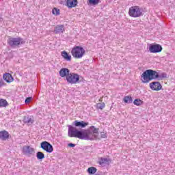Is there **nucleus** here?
Returning <instances> with one entry per match:
<instances>
[{"label": "nucleus", "mask_w": 175, "mask_h": 175, "mask_svg": "<svg viewBox=\"0 0 175 175\" xmlns=\"http://www.w3.org/2000/svg\"><path fill=\"white\" fill-rule=\"evenodd\" d=\"M3 85H5V83L3 82V79H0V88L1 87H3Z\"/></svg>", "instance_id": "nucleus-31"}, {"label": "nucleus", "mask_w": 175, "mask_h": 175, "mask_svg": "<svg viewBox=\"0 0 175 175\" xmlns=\"http://www.w3.org/2000/svg\"><path fill=\"white\" fill-rule=\"evenodd\" d=\"M101 137H102L103 139H106V137H107V136L106 135V134H102V135H101Z\"/></svg>", "instance_id": "nucleus-32"}, {"label": "nucleus", "mask_w": 175, "mask_h": 175, "mask_svg": "<svg viewBox=\"0 0 175 175\" xmlns=\"http://www.w3.org/2000/svg\"><path fill=\"white\" fill-rule=\"evenodd\" d=\"M87 172L89 174H95L98 172V169L95 167H90L87 170Z\"/></svg>", "instance_id": "nucleus-22"}, {"label": "nucleus", "mask_w": 175, "mask_h": 175, "mask_svg": "<svg viewBox=\"0 0 175 175\" xmlns=\"http://www.w3.org/2000/svg\"><path fill=\"white\" fill-rule=\"evenodd\" d=\"M141 80L144 84L150 83L151 80H156L155 70L152 69L146 70L141 75Z\"/></svg>", "instance_id": "nucleus-3"}, {"label": "nucleus", "mask_w": 175, "mask_h": 175, "mask_svg": "<svg viewBox=\"0 0 175 175\" xmlns=\"http://www.w3.org/2000/svg\"><path fill=\"white\" fill-rule=\"evenodd\" d=\"M66 81L68 84H79L81 83V81H80V75L75 72H70L69 76L66 78Z\"/></svg>", "instance_id": "nucleus-6"}, {"label": "nucleus", "mask_w": 175, "mask_h": 175, "mask_svg": "<svg viewBox=\"0 0 175 175\" xmlns=\"http://www.w3.org/2000/svg\"><path fill=\"white\" fill-rule=\"evenodd\" d=\"M88 122H84L83 120L79 121L75 120L72 122V125H70L71 126H73V128H75L77 129V128H80V129H83V128H85V126H88Z\"/></svg>", "instance_id": "nucleus-10"}, {"label": "nucleus", "mask_w": 175, "mask_h": 175, "mask_svg": "<svg viewBox=\"0 0 175 175\" xmlns=\"http://www.w3.org/2000/svg\"><path fill=\"white\" fill-rule=\"evenodd\" d=\"M149 87L152 91H161L162 90V85L159 81L151 82L149 84Z\"/></svg>", "instance_id": "nucleus-11"}, {"label": "nucleus", "mask_w": 175, "mask_h": 175, "mask_svg": "<svg viewBox=\"0 0 175 175\" xmlns=\"http://www.w3.org/2000/svg\"><path fill=\"white\" fill-rule=\"evenodd\" d=\"M68 137H77L81 140H94L96 139L95 133H98L99 129L95 128V126H91L89 129H78L73 126L68 125Z\"/></svg>", "instance_id": "nucleus-1"}, {"label": "nucleus", "mask_w": 175, "mask_h": 175, "mask_svg": "<svg viewBox=\"0 0 175 175\" xmlns=\"http://www.w3.org/2000/svg\"><path fill=\"white\" fill-rule=\"evenodd\" d=\"M22 151L24 155H27V157H32L35 155V148L31 146H23Z\"/></svg>", "instance_id": "nucleus-9"}, {"label": "nucleus", "mask_w": 175, "mask_h": 175, "mask_svg": "<svg viewBox=\"0 0 175 175\" xmlns=\"http://www.w3.org/2000/svg\"><path fill=\"white\" fill-rule=\"evenodd\" d=\"M8 45L11 47V49H18L25 44V40L21 37H12L10 36L7 40Z\"/></svg>", "instance_id": "nucleus-2"}, {"label": "nucleus", "mask_w": 175, "mask_h": 175, "mask_svg": "<svg viewBox=\"0 0 175 175\" xmlns=\"http://www.w3.org/2000/svg\"><path fill=\"white\" fill-rule=\"evenodd\" d=\"M129 14L130 17H142L143 16V10L137 5L132 6L129 10Z\"/></svg>", "instance_id": "nucleus-5"}, {"label": "nucleus", "mask_w": 175, "mask_h": 175, "mask_svg": "<svg viewBox=\"0 0 175 175\" xmlns=\"http://www.w3.org/2000/svg\"><path fill=\"white\" fill-rule=\"evenodd\" d=\"M3 21V18H2V14H0V23H2Z\"/></svg>", "instance_id": "nucleus-33"}, {"label": "nucleus", "mask_w": 175, "mask_h": 175, "mask_svg": "<svg viewBox=\"0 0 175 175\" xmlns=\"http://www.w3.org/2000/svg\"><path fill=\"white\" fill-rule=\"evenodd\" d=\"M10 136V134H9V132L6 131V130L0 131V139L3 140V142H5V140H8Z\"/></svg>", "instance_id": "nucleus-15"}, {"label": "nucleus", "mask_w": 175, "mask_h": 175, "mask_svg": "<svg viewBox=\"0 0 175 175\" xmlns=\"http://www.w3.org/2000/svg\"><path fill=\"white\" fill-rule=\"evenodd\" d=\"M53 32L56 35H58V33H64V32H65V25H57L54 28Z\"/></svg>", "instance_id": "nucleus-13"}, {"label": "nucleus", "mask_w": 175, "mask_h": 175, "mask_svg": "<svg viewBox=\"0 0 175 175\" xmlns=\"http://www.w3.org/2000/svg\"><path fill=\"white\" fill-rule=\"evenodd\" d=\"M156 80H163V79H167V74L166 72H162L159 75V72L155 71Z\"/></svg>", "instance_id": "nucleus-18"}, {"label": "nucleus", "mask_w": 175, "mask_h": 175, "mask_svg": "<svg viewBox=\"0 0 175 175\" xmlns=\"http://www.w3.org/2000/svg\"><path fill=\"white\" fill-rule=\"evenodd\" d=\"M105 106H106V105L105 104V103H98L97 109H99L100 110H103V109H105Z\"/></svg>", "instance_id": "nucleus-28"}, {"label": "nucleus", "mask_w": 175, "mask_h": 175, "mask_svg": "<svg viewBox=\"0 0 175 175\" xmlns=\"http://www.w3.org/2000/svg\"><path fill=\"white\" fill-rule=\"evenodd\" d=\"M133 104L135 106H142V105H143V100H142L140 98H136L134 100Z\"/></svg>", "instance_id": "nucleus-26"}, {"label": "nucleus", "mask_w": 175, "mask_h": 175, "mask_svg": "<svg viewBox=\"0 0 175 175\" xmlns=\"http://www.w3.org/2000/svg\"><path fill=\"white\" fill-rule=\"evenodd\" d=\"M79 1L77 0H66V6L68 8V9H72V8H76Z\"/></svg>", "instance_id": "nucleus-14"}, {"label": "nucleus", "mask_w": 175, "mask_h": 175, "mask_svg": "<svg viewBox=\"0 0 175 175\" xmlns=\"http://www.w3.org/2000/svg\"><path fill=\"white\" fill-rule=\"evenodd\" d=\"M40 148L42 150H44V151H46V152H48V154H51L54 151V148L53 147V145L50 144V142L47 141H44L40 143Z\"/></svg>", "instance_id": "nucleus-7"}, {"label": "nucleus", "mask_w": 175, "mask_h": 175, "mask_svg": "<svg viewBox=\"0 0 175 175\" xmlns=\"http://www.w3.org/2000/svg\"><path fill=\"white\" fill-rule=\"evenodd\" d=\"M148 47V51L152 53L153 54H157V53H161L162 50H163L162 46L159 44H149Z\"/></svg>", "instance_id": "nucleus-8"}, {"label": "nucleus", "mask_w": 175, "mask_h": 175, "mask_svg": "<svg viewBox=\"0 0 175 175\" xmlns=\"http://www.w3.org/2000/svg\"><path fill=\"white\" fill-rule=\"evenodd\" d=\"M71 55L73 58L80 59V58H83L85 55V49L81 46H75L71 50Z\"/></svg>", "instance_id": "nucleus-4"}, {"label": "nucleus", "mask_w": 175, "mask_h": 175, "mask_svg": "<svg viewBox=\"0 0 175 175\" xmlns=\"http://www.w3.org/2000/svg\"><path fill=\"white\" fill-rule=\"evenodd\" d=\"M33 119L31 118L29 116H25L23 118L24 124H27L28 125H32L33 124Z\"/></svg>", "instance_id": "nucleus-19"}, {"label": "nucleus", "mask_w": 175, "mask_h": 175, "mask_svg": "<svg viewBox=\"0 0 175 175\" xmlns=\"http://www.w3.org/2000/svg\"><path fill=\"white\" fill-rule=\"evenodd\" d=\"M61 55L65 61L70 62L72 61V55H70L66 51H63L61 52Z\"/></svg>", "instance_id": "nucleus-17"}, {"label": "nucleus", "mask_w": 175, "mask_h": 175, "mask_svg": "<svg viewBox=\"0 0 175 175\" xmlns=\"http://www.w3.org/2000/svg\"><path fill=\"white\" fill-rule=\"evenodd\" d=\"M36 157L38 161H43V159H44V153L42 152H38L36 153Z\"/></svg>", "instance_id": "nucleus-25"}, {"label": "nucleus", "mask_w": 175, "mask_h": 175, "mask_svg": "<svg viewBox=\"0 0 175 175\" xmlns=\"http://www.w3.org/2000/svg\"><path fill=\"white\" fill-rule=\"evenodd\" d=\"M123 100L124 103H132V102H133V98H132V96H126L124 97Z\"/></svg>", "instance_id": "nucleus-24"}, {"label": "nucleus", "mask_w": 175, "mask_h": 175, "mask_svg": "<svg viewBox=\"0 0 175 175\" xmlns=\"http://www.w3.org/2000/svg\"><path fill=\"white\" fill-rule=\"evenodd\" d=\"M9 106V103L3 98H0V107H6Z\"/></svg>", "instance_id": "nucleus-23"}, {"label": "nucleus", "mask_w": 175, "mask_h": 175, "mask_svg": "<svg viewBox=\"0 0 175 175\" xmlns=\"http://www.w3.org/2000/svg\"><path fill=\"white\" fill-rule=\"evenodd\" d=\"M68 147H70V148H73V147H76V144L69 143L68 144Z\"/></svg>", "instance_id": "nucleus-30"}, {"label": "nucleus", "mask_w": 175, "mask_h": 175, "mask_svg": "<svg viewBox=\"0 0 175 175\" xmlns=\"http://www.w3.org/2000/svg\"><path fill=\"white\" fill-rule=\"evenodd\" d=\"M59 75L62 77H67L70 75V70H69L67 68H62L59 71Z\"/></svg>", "instance_id": "nucleus-12"}, {"label": "nucleus", "mask_w": 175, "mask_h": 175, "mask_svg": "<svg viewBox=\"0 0 175 175\" xmlns=\"http://www.w3.org/2000/svg\"><path fill=\"white\" fill-rule=\"evenodd\" d=\"M31 100H32V97H27L25 100V103H26V105H27V103H29V102H31Z\"/></svg>", "instance_id": "nucleus-29"}, {"label": "nucleus", "mask_w": 175, "mask_h": 175, "mask_svg": "<svg viewBox=\"0 0 175 175\" xmlns=\"http://www.w3.org/2000/svg\"><path fill=\"white\" fill-rule=\"evenodd\" d=\"M59 9L57 8H54L52 10V14H54L55 16H59L60 12H59Z\"/></svg>", "instance_id": "nucleus-27"}, {"label": "nucleus", "mask_w": 175, "mask_h": 175, "mask_svg": "<svg viewBox=\"0 0 175 175\" xmlns=\"http://www.w3.org/2000/svg\"><path fill=\"white\" fill-rule=\"evenodd\" d=\"M110 162H111V160H110V159L101 157L100 161H98V163L101 165H105V163L109 165Z\"/></svg>", "instance_id": "nucleus-20"}, {"label": "nucleus", "mask_w": 175, "mask_h": 175, "mask_svg": "<svg viewBox=\"0 0 175 175\" xmlns=\"http://www.w3.org/2000/svg\"><path fill=\"white\" fill-rule=\"evenodd\" d=\"M100 0H88L87 4L89 6H95V5H98Z\"/></svg>", "instance_id": "nucleus-21"}, {"label": "nucleus", "mask_w": 175, "mask_h": 175, "mask_svg": "<svg viewBox=\"0 0 175 175\" xmlns=\"http://www.w3.org/2000/svg\"><path fill=\"white\" fill-rule=\"evenodd\" d=\"M3 79L6 83H12L14 80V78H13V76L10 73L3 74Z\"/></svg>", "instance_id": "nucleus-16"}]
</instances>
